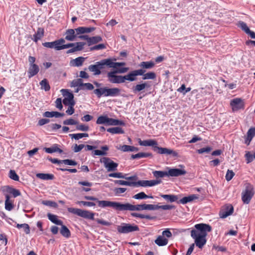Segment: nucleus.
<instances>
[{
  "mask_svg": "<svg viewBox=\"0 0 255 255\" xmlns=\"http://www.w3.org/2000/svg\"><path fill=\"white\" fill-rule=\"evenodd\" d=\"M41 89L44 90L45 91H48L50 89V86L46 79H43L39 83Z\"/></svg>",
  "mask_w": 255,
  "mask_h": 255,
  "instance_id": "obj_39",
  "label": "nucleus"
},
{
  "mask_svg": "<svg viewBox=\"0 0 255 255\" xmlns=\"http://www.w3.org/2000/svg\"><path fill=\"white\" fill-rule=\"evenodd\" d=\"M151 153H144V152H139L135 154H132L131 156L132 159L141 158L150 156Z\"/></svg>",
  "mask_w": 255,
  "mask_h": 255,
  "instance_id": "obj_44",
  "label": "nucleus"
},
{
  "mask_svg": "<svg viewBox=\"0 0 255 255\" xmlns=\"http://www.w3.org/2000/svg\"><path fill=\"white\" fill-rule=\"evenodd\" d=\"M143 80L154 79L156 78V74L153 72H149L142 75Z\"/></svg>",
  "mask_w": 255,
  "mask_h": 255,
  "instance_id": "obj_49",
  "label": "nucleus"
},
{
  "mask_svg": "<svg viewBox=\"0 0 255 255\" xmlns=\"http://www.w3.org/2000/svg\"><path fill=\"white\" fill-rule=\"evenodd\" d=\"M116 60V59H114ZM108 64L109 68H117L118 67L124 66L126 65L125 62H115L114 60L111 58H108Z\"/></svg>",
  "mask_w": 255,
  "mask_h": 255,
  "instance_id": "obj_25",
  "label": "nucleus"
},
{
  "mask_svg": "<svg viewBox=\"0 0 255 255\" xmlns=\"http://www.w3.org/2000/svg\"><path fill=\"white\" fill-rule=\"evenodd\" d=\"M68 211L85 219L94 220V213L89 211L74 208H68Z\"/></svg>",
  "mask_w": 255,
  "mask_h": 255,
  "instance_id": "obj_8",
  "label": "nucleus"
},
{
  "mask_svg": "<svg viewBox=\"0 0 255 255\" xmlns=\"http://www.w3.org/2000/svg\"><path fill=\"white\" fill-rule=\"evenodd\" d=\"M107 87H102L94 90V93L98 98L102 96L107 97Z\"/></svg>",
  "mask_w": 255,
  "mask_h": 255,
  "instance_id": "obj_22",
  "label": "nucleus"
},
{
  "mask_svg": "<svg viewBox=\"0 0 255 255\" xmlns=\"http://www.w3.org/2000/svg\"><path fill=\"white\" fill-rule=\"evenodd\" d=\"M107 131L112 134H123L124 133V130L122 128L119 127L109 128L107 129Z\"/></svg>",
  "mask_w": 255,
  "mask_h": 255,
  "instance_id": "obj_34",
  "label": "nucleus"
},
{
  "mask_svg": "<svg viewBox=\"0 0 255 255\" xmlns=\"http://www.w3.org/2000/svg\"><path fill=\"white\" fill-rule=\"evenodd\" d=\"M155 65V63L154 62L150 61H146V62H141L139 66L142 68L143 69H149L152 68Z\"/></svg>",
  "mask_w": 255,
  "mask_h": 255,
  "instance_id": "obj_33",
  "label": "nucleus"
},
{
  "mask_svg": "<svg viewBox=\"0 0 255 255\" xmlns=\"http://www.w3.org/2000/svg\"><path fill=\"white\" fill-rule=\"evenodd\" d=\"M147 85L146 83H142L140 84H137L135 86L132 88L134 93L139 92L144 89Z\"/></svg>",
  "mask_w": 255,
  "mask_h": 255,
  "instance_id": "obj_42",
  "label": "nucleus"
},
{
  "mask_svg": "<svg viewBox=\"0 0 255 255\" xmlns=\"http://www.w3.org/2000/svg\"><path fill=\"white\" fill-rule=\"evenodd\" d=\"M152 173L153 176L156 178H162L165 176H167V173L166 171H154Z\"/></svg>",
  "mask_w": 255,
  "mask_h": 255,
  "instance_id": "obj_52",
  "label": "nucleus"
},
{
  "mask_svg": "<svg viewBox=\"0 0 255 255\" xmlns=\"http://www.w3.org/2000/svg\"><path fill=\"white\" fill-rule=\"evenodd\" d=\"M16 228L18 229H20V228L23 229L24 230V232L26 234H29L30 233V228H29V225L27 224H25V223L22 224H17Z\"/></svg>",
  "mask_w": 255,
  "mask_h": 255,
  "instance_id": "obj_47",
  "label": "nucleus"
},
{
  "mask_svg": "<svg viewBox=\"0 0 255 255\" xmlns=\"http://www.w3.org/2000/svg\"><path fill=\"white\" fill-rule=\"evenodd\" d=\"M161 197L164 198L166 201L170 202H178V196L175 195H167V194H161L160 195Z\"/></svg>",
  "mask_w": 255,
  "mask_h": 255,
  "instance_id": "obj_27",
  "label": "nucleus"
},
{
  "mask_svg": "<svg viewBox=\"0 0 255 255\" xmlns=\"http://www.w3.org/2000/svg\"><path fill=\"white\" fill-rule=\"evenodd\" d=\"M105 66L108 67L107 59H103L96 62L94 64L90 65L88 69L94 75H99L102 73L101 70L104 69Z\"/></svg>",
  "mask_w": 255,
  "mask_h": 255,
  "instance_id": "obj_4",
  "label": "nucleus"
},
{
  "mask_svg": "<svg viewBox=\"0 0 255 255\" xmlns=\"http://www.w3.org/2000/svg\"><path fill=\"white\" fill-rule=\"evenodd\" d=\"M129 70L128 67H124L110 71L107 73L108 81L113 84H120L124 83V77L122 75H117V73H125Z\"/></svg>",
  "mask_w": 255,
  "mask_h": 255,
  "instance_id": "obj_3",
  "label": "nucleus"
},
{
  "mask_svg": "<svg viewBox=\"0 0 255 255\" xmlns=\"http://www.w3.org/2000/svg\"><path fill=\"white\" fill-rule=\"evenodd\" d=\"M109 176L111 177L124 178L125 176L121 172L112 173L109 174Z\"/></svg>",
  "mask_w": 255,
  "mask_h": 255,
  "instance_id": "obj_59",
  "label": "nucleus"
},
{
  "mask_svg": "<svg viewBox=\"0 0 255 255\" xmlns=\"http://www.w3.org/2000/svg\"><path fill=\"white\" fill-rule=\"evenodd\" d=\"M131 215L132 217H138L140 219H149V220H151V219H153V217H151L149 215H143V214H139L137 213H132L131 214Z\"/></svg>",
  "mask_w": 255,
  "mask_h": 255,
  "instance_id": "obj_51",
  "label": "nucleus"
},
{
  "mask_svg": "<svg viewBox=\"0 0 255 255\" xmlns=\"http://www.w3.org/2000/svg\"><path fill=\"white\" fill-rule=\"evenodd\" d=\"M36 177L43 180H53L54 176L52 174L38 173Z\"/></svg>",
  "mask_w": 255,
  "mask_h": 255,
  "instance_id": "obj_37",
  "label": "nucleus"
},
{
  "mask_svg": "<svg viewBox=\"0 0 255 255\" xmlns=\"http://www.w3.org/2000/svg\"><path fill=\"white\" fill-rule=\"evenodd\" d=\"M9 177L14 181H18L19 180V176L16 173L15 171L13 170L9 171Z\"/></svg>",
  "mask_w": 255,
  "mask_h": 255,
  "instance_id": "obj_53",
  "label": "nucleus"
},
{
  "mask_svg": "<svg viewBox=\"0 0 255 255\" xmlns=\"http://www.w3.org/2000/svg\"><path fill=\"white\" fill-rule=\"evenodd\" d=\"M116 207L117 211H141V210H155V205L152 204H140L133 205L129 203L123 204L117 202Z\"/></svg>",
  "mask_w": 255,
  "mask_h": 255,
  "instance_id": "obj_1",
  "label": "nucleus"
},
{
  "mask_svg": "<svg viewBox=\"0 0 255 255\" xmlns=\"http://www.w3.org/2000/svg\"><path fill=\"white\" fill-rule=\"evenodd\" d=\"M198 198V197L197 195L195 194H192L188 196L183 197L178 201L177 203L185 204L187 203L191 202L195 199H197Z\"/></svg>",
  "mask_w": 255,
  "mask_h": 255,
  "instance_id": "obj_20",
  "label": "nucleus"
},
{
  "mask_svg": "<svg viewBox=\"0 0 255 255\" xmlns=\"http://www.w3.org/2000/svg\"><path fill=\"white\" fill-rule=\"evenodd\" d=\"M108 126H124L125 123L122 121H120L112 118H108L107 124Z\"/></svg>",
  "mask_w": 255,
  "mask_h": 255,
  "instance_id": "obj_30",
  "label": "nucleus"
},
{
  "mask_svg": "<svg viewBox=\"0 0 255 255\" xmlns=\"http://www.w3.org/2000/svg\"><path fill=\"white\" fill-rule=\"evenodd\" d=\"M81 79H77L73 80L71 83V86L72 87H78L80 88V89H83V82Z\"/></svg>",
  "mask_w": 255,
  "mask_h": 255,
  "instance_id": "obj_43",
  "label": "nucleus"
},
{
  "mask_svg": "<svg viewBox=\"0 0 255 255\" xmlns=\"http://www.w3.org/2000/svg\"><path fill=\"white\" fill-rule=\"evenodd\" d=\"M101 161L104 163L105 167L108 172L115 171L117 170L118 164L114 162L110 158L103 157Z\"/></svg>",
  "mask_w": 255,
  "mask_h": 255,
  "instance_id": "obj_10",
  "label": "nucleus"
},
{
  "mask_svg": "<svg viewBox=\"0 0 255 255\" xmlns=\"http://www.w3.org/2000/svg\"><path fill=\"white\" fill-rule=\"evenodd\" d=\"M114 182L115 184H119L120 185H126L129 186H134L135 183V182H130L121 180H115Z\"/></svg>",
  "mask_w": 255,
  "mask_h": 255,
  "instance_id": "obj_41",
  "label": "nucleus"
},
{
  "mask_svg": "<svg viewBox=\"0 0 255 255\" xmlns=\"http://www.w3.org/2000/svg\"><path fill=\"white\" fill-rule=\"evenodd\" d=\"M167 173L168 176L176 177L185 175L186 173V171L183 169L172 168L170 169L167 172Z\"/></svg>",
  "mask_w": 255,
  "mask_h": 255,
  "instance_id": "obj_16",
  "label": "nucleus"
},
{
  "mask_svg": "<svg viewBox=\"0 0 255 255\" xmlns=\"http://www.w3.org/2000/svg\"><path fill=\"white\" fill-rule=\"evenodd\" d=\"M62 163L65 165L74 166L76 165L77 164V163L75 161L68 159L62 160Z\"/></svg>",
  "mask_w": 255,
  "mask_h": 255,
  "instance_id": "obj_60",
  "label": "nucleus"
},
{
  "mask_svg": "<svg viewBox=\"0 0 255 255\" xmlns=\"http://www.w3.org/2000/svg\"><path fill=\"white\" fill-rule=\"evenodd\" d=\"M44 35V29L42 28H38L37 32L33 35V37L32 39L35 42H37L38 40H40Z\"/></svg>",
  "mask_w": 255,
  "mask_h": 255,
  "instance_id": "obj_29",
  "label": "nucleus"
},
{
  "mask_svg": "<svg viewBox=\"0 0 255 255\" xmlns=\"http://www.w3.org/2000/svg\"><path fill=\"white\" fill-rule=\"evenodd\" d=\"M168 242V240L162 236H159L155 240V243L158 246H166Z\"/></svg>",
  "mask_w": 255,
  "mask_h": 255,
  "instance_id": "obj_28",
  "label": "nucleus"
},
{
  "mask_svg": "<svg viewBox=\"0 0 255 255\" xmlns=\"http://www.w3.org/2000/svg\"><path fill=\"white\" fill-rule=\"evenodd\" d=\"M69 136L72 138H74L76 140H78V139L82 138L84 137H88L89 134L87 133H79L70 134Z\"/></svg>",
  "mask_w": 255,
  "mask_h": 255,
  "instance_id": "obj_45",
  "label": "nucleus"
},
{
  "mask_svg": "<svg viewBox=\"0 0 255 255\" xmlns=\"http://www.w3.org/2000/svg\"><path fill=\"white\" fill-rule=\"evenodd\" d=\"M85 45L84 42H77L76 45L72 47V48L69 49L67 51V53H74L77 51H81L83 49L84 46Z\"/></svg>",
  "mask_w": 255,
  "mask_h": 255,
  "instance_id": "obj_21",
  "label": "nucleus"
},
{
  "mask_svg": "<svg viewBox=\"0 0 255 255\" xmlns=\"http://www.w3.org/2000/svg\"><path fill=\"white\" fill-rule=\"evenodd\" d=\"M238 26L246 33L249 31L250 28L245 22L243 21H239L238 23Z\"/></svg>",
  "mask_w": 255,
  "mask_h": 255,
  "instance_id": "obj_54",
  "label": "nucleus"
},
{
  "mask_svg": "<svg viewBox=\"0 0 255 255\" xmlns=\"http://www.w3.org/2000/svg\"><path fill=\"white\" fill-rule=\"evenodd\" d=\"M195 230H192L191 232V236H195V234L199 235H204L207 236V233L212 230L211 227L205 224H198L195 225Z\"/></svg>",
  "mask_w": 255,
  "mask_h": 255,
  "instance_id": "obj_6",
  "label": "nucleus"
},
{
  "mask_svg": "<svg viewBox=\"0 0 255 255\" xmlns=\"http://www.w3.org/2000/svg\"><path fill=\"white\" fill-rule=\"evenodd\" d=\"M76 128L78 130H81V131H88L89 130V127L88 126H86L85 125H77L76 127Z\"/></svg>",
  "mask_w": 255,
  "mask_h": 255,
  "instance_id": "obj_64",
  "label": "nucleus"
},
{
  "mask_svg": "<svg viewBox=\"0 0 255 255\" xmlns=\"http://www.w3.org/2000/svg\"><path fill=\"white\" fill-rule=\"evenodd\" d=\"M234 211L233 207L232 205H230L227 207V208L225 211H223L220 212V216L222 218H225L229 215H231Z\"/></svg>",
  "mask_w": 255,
  "mask_h": 255,
  "instance_id": "obj_26",
  "label": "nucleus"
},
{
  "mask_svg": "<svg viewBox=\"0 0 255 255\" xmlns=\"http://www.w3.org/2000/svg\"><path fill=\"white\" fill-rule=\"evenodd\" d=\"M42 203L44 205L53 207H56L57 205L56 203L49 200L43 201Z\"/></svg>",
  "mask_w": 255,
  "mask_h": 255,
  "instance_id": "obj_61",
  "label": "nucleus"
},
{
  "mask_svg": "<svg viewBox=\"0 0 255 255\" xmlns=\"http://www.w3.org/2000/svg\"><path fill=\"white\" fill-rule=\"evenodd\" d=\"M118 148L124 152L131 151L132 146L128 145H124L120 146Z\"/></svg>",
  "mask_w": 255,
  "mask_h": 255,
  "instance_id": "obj_56",
  "label": "nucleus"
},
{
  "mask_svg": "<svg viewBox=\"0 0 255 255\" xmlns=\"http://www.w3.org/2000/svg\"><path fill=\"white\" fill-rule=\"evenodd\" d=\"M60 234L64 237L68 238L71 236V233L68 228L65 225H61V229L60 230Z\"/></svg>",
  "mask_w": 255,
  "mask_h": 255,
  "instance_id": "obj_36",
  "label": "nucleus"
},
{
  "mask_svg": "<svg viewBox=\"0 0 255 255\" xmlns=\"http://www.w3.org/2000/svg\"><path fill=\"white\" fill-rule=\"evenodd\" d=\"M39 71V66L36 64H32L29 65L28 70L27 71L28 76L29 78L36 75Z\"/></svg>",
  "mask_w": 255,
  "mask_h": 255,
  "instance_id": "obj_18",
  "label": "nucleus"
},
{
  "mask_svg": "<svg viewBox=\"0 0 255 255\" xmlns=\"http://www.w3.org/2000/svg\"><path fill=\"white\" fill-rule=\"evenodd\" d=\"M85 58L82 57H79L75 59H72L70 62V65L73 67H79L83 65Z\"/></svg>",
  "mask_w": 255,
  "mask_h": 255,
  "instance_id": "obj_24",
  "label": "nucleus"
},
{
  "mask_svg": "<svg viewBox=\"0 0 255 255\" xmlns=\"http://www.w3.org/2000/svg\"><path fill=\"white\" fill-rule=\"evenodd\" d=\"M161 180H139L135 182L134 186H141L144 187H152L158 185L161 183Z\"/></svg>",
  "mask_w": 255,
  "mask_h": 255,
  "instance_id": "obj_13",
  "label": "nucleus"
},
{
  "mask_svg": "<svg viewBox=\"0 0 255 255\" xmlns=\"http://www.w3.org/2000/svg\"><path fill=\"white\" fill-rule=\"evenodd\" d=\"M77 204H82L84 206H88V207H91V206H95V203L92 202H87V201H78Z\"/></svg>",
  "mask_w": 255,
  "mask_h": 255,
  "instance_id": "obj_63",
  "label": "nucleus"
},
{
  "mask_svg": "<svg viewBox=\"0 0 255 255\" xmlns=\"http://www.w3.org/2000/svg\"><path fill=\"white\" fill-rule=\"evenodd\" d=\"M230 105L233 111H238L244 108V102L241 98H235L231 101Z\"/></svg>",
  "mask_w": 255,
  "mask_h": 255,
  "instance_id": "obj_15",
  "label": "nucleus"
},
{
  "mask_svg": "<svg viewBox=\"0 0 255 255\" xmlns=\"http://www.w3.org/2000/svg\"><path fill=\"white\" fill-rule=\"evenodd\" d=\"M108 117L106 116H101L97 120L96 124L98 125L107 124Z\"/></svg>",
  "mask_w": 255,
  "mask_h": 255,
  "instance_id": "obj_48",
  "label": "nucleus"
},
{
  "mask_svg": "<svg viewBox=\"0 0 255 255\" xmlns=\"http://www.w3.org/2000/svg\"><path fill=\"white\" fill-rule=\"evenodd\" d=\"M191 237L195 240L194 245L195 244L199 249H202L207 242L206 236H205V235H199V234H195V236Z\"/></svg>",
  "mask_w": 255,
  "mask_h": 255,
  "instance_id": "obj_14",
  "label": "nucleus"
},
{
  "mask_svg": "<svg viewBox=\"0 0 255 255\" xmlns=\"http://www.w3.org/2000/svg\"><path fill=\"white\" fill-rule=\"evenodd\" d=\"M133 198L135 199H144L147 198H151L153 199V197L152 196H148L147 195L143 192H139L133 196Z\"/></svg>",
  "mask_w": 255,
  "mask_h": 255,
  "instance_id": "obj_38",
  "label": "nucleus"
},
{
  "mask_svg": "<svg viewBox=\"0 0 255 255\" xmlns=\"http://www.w3.org/2000/svg\"><path fill=\"white\" fill-rule=\"evenodd\" d=\"M245 156L248 163L251 162L255 159L254 154H251L249 151L246 152Z\"/></svg>",
  "mask_w": 255,
  "mask_h": 255,
  "instance_id": "obj_62",
  "label": "nucleus"
},
{
  "mask_svg": "<svg viewBox=\"0 0 255 255\" xmlns=\"http://www.w3.org/2000/svg\"><path fill=\"white\" fill-rule=\"evenodd\" d=\"M145 70L140 69L130 72L128 74L123 76L124 82L126 81V80H128L129 81H135L136 80V76L143 75L144 73H145Z\"/></svg>",
  "mask_w": 255,
  "mask_h": 255,
  "instance_id": "obj_12",
  "label": "nucleus"
},
{
  "mask_svg": "<svg viewBox=\"0 0 255 255\" xmlns=\"http://www.w3.org/2000/svg\"><path fill=\"white\" fill-rule=\"evenodd\" d=\"M7 192L12 194L13 196L14 197H16L20 195V192L18 190H17L16 189L7 187Z\"/></svg>",
  "mask_w": 255,
  "mask_h": 255,
  "instance_id": "obj_46",
  "label": "nucleus"
},
{
  "mask_svg": "<svg viewBox=\"0 0 255 255\" xmlns=\"http://www.w3.org/2000/svg\"><path fill=\"white\" fill-rule=\"evenodd\" d=\"M118 232L122 234H128L129 233L138 231V226L127 223H122L121 225L117 227Z\"/></svg>",
  "mask_w": 255,
  "mask_h": 255,
  "instance_id": "obj_9",
  "label": "nucleus"
},
{
  "mask_svg": "<svg viewBox=\"0 0 255 255\" xmlns=\"http://www.w3.org/2000/svg\"><path fill=\"white\" fill-rule=\"evenodd\" d=\"M254 187L249 183L245 184V189L242 193V200L244 204H248L254 195Z\"/></svg>",
  "mask_w": 255,
  "mask_h": 255,
  "instance_id": "obj_5",
  "label": "nucleus"
},
{
  "mask_svg": "<svg viewBox=\"0 0 255 255\" xmlns=\"http://www.w3.org/2000/svg\"><path fill=\"white\" fill-rule=\"evenodd\" d=\"M255 136V128H250L248 132L245 139V143L249 145L253 137Z\"/></svg>",
  "mask_w": 255,
  "mask_h": 255,
  "instance_id": "obj_19",
  "label": "nucleus"
},
{
  "mask_svg": "<svg viewBox=\"0 0 255 255\" xmlns=\"http://www.w3.org/2000/svg\"><path fill=\"white\" fill-rule=\"evenodd\" d=\"M78 123L77 121L72 119H69L63 121V124L65 125H76Z\"/></svg>",
  "mask_w": 255,
  "mask_h": 255,
  "instance_id": "obj_58",
  "label": "nucleus"
},
{
  "mask_svg": "<svg viewBox=\"0 0 255 255\" xmlns=\"http://www.w3.org/2000/svg\"><path fill=\"white\" fill-rule=\"evenodd\" d=\"M175 208V206L171 205H161L159 206L157 205H155V210H158L159 209H161L164 210H171Z\"/></svg>",
  "mask_w": 255,
  "mask_h": 255,
  "instance_id": "obj_50",
  "label": "nucleus"
},
{
  "mask_svg": "<svg viewBox=\"0 0 255 255\" xmlns=\"http://www.w3.org/2000/svg\"><path fill=\"white\" fill-rule=\"evenodd\" d=\"M63 96L65 97L63 100V103L65 106L71 105L75 106V102L74 100V95L72 93L68 91V90L62 89L61 90Z\"/></svg>",
  "mask_w": 255,
  "mask_h": 255,
  "instance_id": "obj_11",
  "label": "nucleus"
},
{
  "mask_svg": "<svg viewBox=\"0 0 255 255\" xmlns=\"http://www.w3.org/2000/svg\"><path fill=\"white\" fill-rule=\"evenodd\" d=\"M139 143L142 146H152L153 147L154 151L157 152L160 154H172L173 156H177L178 153L175 151L165 147H161L157 146V142L152 139L141 140L139 141Z\"/></svg>",
  "mask_w": 255,
  "mask_h": 255,
  "instance_id": "obj_2",
  "label": "nucleus"
},
{
  "mask_svg": "<svg viewBox=\"0 0 255 255\" xmlns=\"http://www.w3.org/2000/svg\"><path fill=\"white\" fill-rule=\"evenodd\" d=\"M44 149L46 152L48 153H52L56 152L61 153L63 152L62 150L58 148L57 145L53 146L51 147H45Z\"/></svg>",
  "mask_w": 255,
  "mask_h": 255,
  "instance_id": "obj_35",
  "label": "nucleus"
},
{
  "mask_svg": "<svg viewBox=\"0 0 255 255\" xmlns=\"http://www.w3.org/2000/svg\"><path fill=\"white\" fill-rule=\"evenodd\" d=\"M65 39L68 41H72L76 39L77 37V34L75 29H67L65 33Z\"/></svg>",
  "mask_w": 255,
  "mask_h": 255,
  "instance_id": "obj_17",
  "label": "nucleus"
},
{
  "mask_svg": "<svg viewBox=\"0 0 255 255\" xmlns=\"http://www.w3.org/2000/svg\"><path fill=\"white\" fill-rule=\"evenodd\" d=\"M212 148L211 147L207 146L206 147L199 149L197 150V152L199 154H202L204 153H209Z\"/></svg>",
  "mask_w": 255,
  "mask_h": 255,
  "instance_id": "obj_55",
  "label": "nucleus"
},
{
  "mask_svg": "<svg viewBox=\"0 0 255 255\" xmlns=\"http://www.w3.org/2000/svg\"><path fill=\"white\" fill-rule=\"evenodd\" d=\"M234 175H235L234 172L232 170L228 169L227 170V173H226V175L225 176L226 180H227L228 181H230L233 178Z\"/></svg>",
  "mask_w": 255,
  "mask_h": 255,
  "instance_id": "obj_57",
  "label": "nucleus"
},
{
  "mask_svg": "<svg viewBox=\"0 0 255 255\" xmlns=\"http://www.w3.org/2000/svg\"><path fill=\"white\" fill-rule=\"evenodd\" d=\"M47 217L48 219L52 223L57 225H62V221L61 220H58L56 215L48 213L47 214Z\"/></svg>",
  "mask_w": 255,
  "mask_h": 255,
  "instance_id": "obj_31",
  "label": "nucleus"
},
{
  "mask_svg": "<svg viewBox=\"0 0 255 255\" xmlns=\"http://www.w3.org/2000/svg\"><path fill=\"white\" fill-rule=\"evenodd\" d=\"M121 90L118 88H107V97H117L120 95Z\"/></svg>",
  "mask_w": 255,
  "mask_h": 255,
  "instance_id": "obj_23",
  "label": "nucleus"
},
{
  "mask_svg": "<svg viewBox=\"0 0 255 255\" xmlns=\"http://www.w3.org/2000/svg\"><path fill=\"white\" fill-rule=\"evenodd\" d=\"M84 198L86 200L96 201L99 207L101 208L111 207L116 210L117 202L109 201L106 200H99L98 198L90 196H85Z\"/></svg>",
  "mask_w": 255,
  "mask_h": 255,
  "instance_id": "obj_7",
  "label": "nucleus"
},
{
  "mask_svg": "<svg viewBox=\"0 0 255 255\" xmlns=\"http://www.w3.org/2000/svg\"><path fill=\"white\" fill-rule=\"evenodd\" d=\"M102 40V37L100 36H93L92 37H89L88 45L90 46L91 45L96 44Z\"/></svg>",
  "mask_w": 255,
  "mask_h": 255,
  "instance_id": "obj_40",
  "label": "nucleus"
},
{
  "mask_svg": "<svg viewBox=\"0 0 255 255\" xmlns=\"http://www.w3.org/2000/svg\"><path fill=\"white\" fill-rule=\"evenodd\" d=\"M10 197L8 195H5V209L7 211H11L14 207L12 201H10Z\"/></svg>",
  "mask_w": 255,
  "mask_h": 255,
  "instance_id": "obj_32",
  "label": "nucleus"
}]
</instances>
